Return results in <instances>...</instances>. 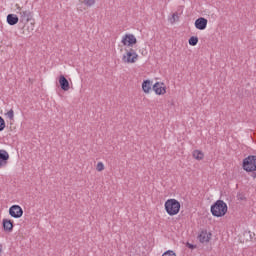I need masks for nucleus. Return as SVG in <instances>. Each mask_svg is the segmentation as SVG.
<instances>
[{
  "label": "nucleus",
  "mask_w": 256,
  "mask_h": 256,
  "mask_svg": "<svg viewBox=\"0 0 256 256\" xmlns=\"http://www.w3.org/2000/svg\"><path fill=\"white\" fill-rule=\"evenodd\" d=\"M152 89L156 95H165V93H167V87H165V83L163 82H156Z\"/></svg>",
  "instance_id": "nucleus-7"
},
{
  "label": "nucleus",
  "mask_w": 256,
  "mask_h": 256,
  "mask_svg": "<svg viewBox=\"0 0 256 256\" xmlns=\"http://www.w3.org/2000/svg\"><path fill=\"white\" fill-rule=\"evenodd\" d=\"M212 234L207 232V230H202L198 236L200 243H209L211 241Z\"/></svg>",
  "instance_id": "nucleus-9"
},
{
  "label": "nucleus",
  "mask_w": 256,
  "mask_h": 256,
  "mask_svg": "<svg viewBox=\"0 0 256 256\" xmlns=\"http://www.w3.org/2000/svg\"><path fill=\"white\" fill-rule=\"evenodd\" d=\"M192 157L197 161H203L205 154L201 150H194L192 153Z\"/></svg>",
  "instance_id": "nucleus-15"
},
{
  "label": "nucleus",
  "mask_w": 256,
  "mask_h": 256,
  "mask_svg": "<svg viewBox=\"0 0 256 256\" xmlns=\"http://www.w3.org/2000/svg\"><path fill=\"white\" fill-rule=\"evenodd\" d=\"M162 256H177V254H175V252H173L171 250H168Z\"/></svg>",
  "instance_id": "nucleus-23"
},
{
  "label": "nucleus",
  "mask_w": 256,
  "mask_h": 256,
  "mask_svg": "<svg viewBox=\"0 0 256 256\" xmlns=\"http://www.w3.org/2000/svg\"><path fill=\"white\" fill-rule=\"evenodd\" d=\"M7 23L9 25H17L19 23V17L15 14H9L7 16Z\"/></svg>",
  "instance_id": "nucleus-14"
},
{
  "label": "nucleus",
  "mask_w": 256,
  "mask_h": 256,
  "mask_svg": "<svg viewBox=\"0 0 256 256\" xmlns=\"http://www.w3.org/2000/svg\"><path fill=\"white\" fill-rule=\"evenodd\" d=\"M137 59H139V55H137V52L133 48L126 50V53L122 57L123 63H136Z\"/></svg>",
  "instance_id": "nucleus-4"
},
{
  "label": "nucleus",
  "mask_w": 256,
  "mask_h": 256,
  "mask_svg": "<svg viewBox=\"0 0 256 256\" xmlns=\"http://www.w3.org/2000/svg\"><path fill=\"white\" fill-rule=\"evenodd\" d=\"M195 27L196 29H199L200 31H204V29H207V19L200 17L195 21Z\"/></svg>",
  "instance_id": "nucleus-11"
},
{
  "label": "nucleus",
  "mask_w": 256,
  "mask_h": 256,
  "mask_svg": "<svg viewBox=\"0 0 256 256\" xmlns=\"http://www.w3.org/2000/svg\"><path fill=\"white\" fill-rule=\"evenodd\" d=\"M3 129H5V120L0 116V131H3Z\"/></svg>",
  "instance_id": "nucleus-22"
},
{
  "label": "nucleus",
  "mask_w": 256,
  "mask_h": 256,
  "mask_svg": "<svg viewBox=\"0 0 256 256\" xmlns=\"http://www.w3.org/2000/svg\"><path fill=\"white\" fill-rule=\"evenodd\" d=\"M151 87H153V84L151 83V80H144L142 83V91L144 93H151Z\"/></svg>",
  "instance_id": "nucleus-13"
},
{
  "label": "nucleus",
  "mask_w": 256,
  "mask_h": 256,
  "mask_svg": "<svg viewBox=\"0 0 256 256\" xmlns=\"http://www.w3.org/2000/svg\"><path fill=\"white\" fill-rule=\"evenodd\" d=\"M5 115L6 117H8V119H10V121H13V119H15V112L13 111V109L8 111Z\"/></svg>",
  "instance_id": "nucleus-19"
},
{
  "label": "nucleus",
  "mask_w": 256,
  "mask_h": 256,
  "mask_svg": "<svg viewBox=\"0 0 256 256\" xmlns=\"http://www.w3.org/2000/svg\"><path fill=\"white\" fill-rule=\"evenodd\" d=\"M122 43L125 46L133 47L134 45L137 44V38H135V35H133V34H126L122 38Z\"/></svg>",
  "instance_id": "nucleus-6"
},
{
  "label": "nucleus",
  "mask_w": 256,
  "mask_h": 256,
  "mask_svg": "<svg viewBox=\"0 0 256 256\" xmlns=\"http://www.w3.org/2000/svg\"><path fill=\"white\" fill-rule=\"evenodd\" d=\"M3 251V246L0 245V253Z\"/></svg>",
  "instance_id": "nucleus-25"
},
{
  "label": "nucleus",
  "mask_w": 256,
  "mask_h": 256,
  "mask_svg": "<svg viewBox=\"0 0 256 256\" xmlns=\"http://www.w3.org/2000/svg\"><path fill=\"white\" fill-rule=\"evenodd\" d=\"M211 213L214 217H225L227 214V204L223 200H217L215 204L211 206Z\"/></svg>",
  "instance_id": "nucleus-1"
},
{
  "label": "nucleus",
  "mask_w": 256,
  "mask_h": 256,
  "mask_svg": "<svg viewBox=\"0 0 256 256\" xmlns=\"http://www.w3.org/2000/svg\"><path fill=\"white\" fill-rule=\"evenodd\" d=\"M59 84L63 91H69V89H71L69 86V80H67L63 75H60L59 77Z\"/></svg>",
  "instance_id": "nucleus-12"
},
{
  "label": "nucleus",
  "mask_w": 256,
  "mask_h": 256,
  "mask_svg": "<svg viewBox=\"0 0 256 256\" xmlns=\"http://www.w3.org/2000/svg\"><path fill=\"white\" fill-rule=\"evenodd\" d=\"M3 227H4V231H13V221L4 219Z\"/></svg>",
  "instance_id": "nucleus-16"
},
{
  "label": "nucleus",
  "mask_w": 256,
  "mask_h": 256,
  "mask_svg": "<svg viewBox=\"0 0 256 256\" xmlns=\"http://www.w3.org/2000/svg\"><path fill=\"white\" fill-rule=\"evenodd\" d=\"M176 21H179V14L177 12L173 13L172 14V18L170 19V22L173 24V23H176Z\"/></svg>",
  "instance_id": "nucleus-21"
},
{
  "label": "nucleus",
  "mask_w": 256,
  "mask_h": 256,
  "mask_svg": "<svg viewBox=\"0 0 256 256\" xmlns=\"http://www.w3.org/2000/svg\"><path fill=\"white\" fill-rule=\"evenodd\" d=\"M197 43H199V38H197V36H192L189 39V45H191L192 47H195V45H197Z\"/></svg>",
  "instance_id": "nucleus-18"
},
{
  "label": "nucleus",
  "mask_w": 256,
  "mask_h": 256,
  "mask_svg": "<svg viewBox=\"0 0 256 256\" xmlns=\"http://www.w3.org/2000/svg\"><path fill=\"white\" fill-rule=\"evenodd\" d=\"M9 214L11 217H15L16 219H19V217H23V208L19 205H13L10 207Z\"/></svg>",
  "instance_id": "nucleus-8"
},
{
  "label": "nucleus",
  "mask_w": 256,
  "mask_h": 256,
  "mask_svg": "<svg viewBox=\"0 0 256 256\" xmlns=\"http://www.w3.org/2000/svg\"><path fill=\"white\" fill-rule=\"evenodd\" d=\"M244 171L247 173H253L256 171V156L250 155L243 160L242 165Z\"/></svg>",
  "instance_id": "nucleus-3"
},
{
  "label": "nucleus",
  "mask_w": 256,
  "mask_h": 256,
  "mask_svg": "<svg viewBox=\"0 0 256 256\" xmlns=\"http://www.w3.org/2000/svg\"><path fill=\"white\" fill-rule=\"evenodd\" d=\"M9 161V152L6 150H0V168L5 167Z\"/></svg>",
  "instance_id": "nucleus-10"
},
{
  "label": "nucleus",
  "mask_w": 256,
  "mask_h": 256,
  "mask_svg": "<svg viewBox=\"0 0 256 256\" xmlns=\"http://www.w3.org/2000/svg\"><path fill=\"white\" fill-rule=\"evenodd\" d=\"M164 207L166 209V213H168L170 216L177 215V213L181 211V203H179V201L176 199H168L165 202Z\"/></svg>",
  "instance_id": "nucleus-2"
},
{
  "label": "nucleus",
  "mask_w": 256,
  "mask_h": 256,
  "mask_svg": "<svg viewBox=\"0 0 256 256\" xmlns=\"http://www.w3.org/2000/svg\"><path fill=\"white\" fill-rule=\"evenodd\" d=\"M186 246L188 247V249H195V246H193V244L187 243Z\"/></svg>",
  "instance_id": "nucleus-24"
},
{
  "label": "nucleus",
  "mask_w": 256,
  "mask_h": 256,
  "mask_svg": "<svg viewBox=\"0 0 256 256\" xmlns=\"http://www.w3.org/2000/svg\"><path fill=\"white\" fill-rule=\"evenodd\" d=\"M15 7L20 15V23H29L31 21V11L24 10L19 4H16Z\"/></svg>",
  "instance_id": "nucleus-5"
},
{
  "label": "nucleus",
  "mask_w": 256,
  "mask_h": 256,
  "mask_svg": "<svg viewBox=\"0 0 256 256\" xmlns=\"http://www.w3.org/2000/svg\"><path fill=\"white\" fill-rule=\"evenodd\" d=\"M96 171H105V165L103 164V162H98L96 165Z\"/></svg>",
  "instance_id": "nucleus-20"
},
{
  "label": "nucleus",
  "mask_w": 256,
  "mask_h": 256,
  "mask_svg": "<svg viewBox=\"0 0 256 256\" xmlns=\"http://www.w3.org/2000/svg\"><path fill=\"white\" fill-rule=\"evenodd\" d=\"M97 0H81L82 5H85V7H93L95 5Z\"/></svg>",
  "instance_id": "nucleus-17"
}]
</instances>
